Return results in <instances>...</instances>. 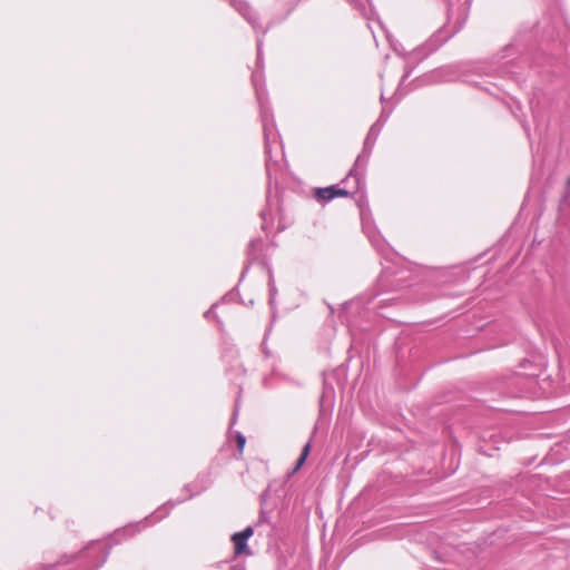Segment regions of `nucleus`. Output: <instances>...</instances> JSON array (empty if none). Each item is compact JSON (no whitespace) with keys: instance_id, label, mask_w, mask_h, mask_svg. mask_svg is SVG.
I'll list each match as a JSON object with an SVG mask.
<instances>
[{"instance_id":"obj_3","label":"nucleus","mask_w":570,"mask_h":570,"mask_svg":"<svg viewBox=\"0 0 570 570\" xmlns=\"http://www.w3.org/2000/svg\"><path fill=\"white\" fill-rule=\"evenodd\" d=\"M110 546L106 547L101 541H91L82 551L77 554H63L58 562L47 564L48 570L55 569L58 564H68L76 559H95L87 570H98L106 561L110 552Z\"/></svg>"},{"instance_id":"obj_11","label":"nucleus","mask_w":570,"mask_h":570,"mask_svg":"<svg viewBox=\"0 0 570 570\" xmlns=\"http://www.w3.org/2000/svg\"><path fill=\"white\" fill-rule=\"evenodd\" d=\"M261 244H262L261 238L252 239L248 244V255L256 257V249L258 246H261Z\"/></svg>"},{"instance_id":"obj_14","label":"nucleus","mask_w":570,"mask_h":570,"mask_svg":"<svg viewBox=\"0 0 570 570\" xmlns=\"http://www.w3.org/2000/svg\"><path fill=\"white\" fill-rule=\"evenodd\" d=\"M276 295V287H275V284L273 281L269 282V296H271V299H274Z\"/></svg>"},{"instance_id":"obj_13","label":"nucleus","mask_w":570,"mask_h":570,"mask_svg":"<svg viewBox=\"0 0 570 570\" xmlns=\"http://www.w3.org/2000/svg\"><path fill=\"white\" fill-rule=\"evenodd\" d=\"M263 522H268V514L265 510H261V513H259V517H258V521H257V524H261Z\"/></svg>"},{"instance_id":"obj_2","label":"nucleus","mask_w":570,"mask_h":570,"mask_svg":"<svg viewBox=\"0 0 570 570\" xmlns=\"http://www.w3.org/2000/svg\"><path fill=\"white\" fill-rule=\"evenodd\" d=\"M384 122H385V119H383L381 116L380 119L371 126V128L364 139L363 149H362L361 154L355 159L353 167L350 169L348 174L342 180V183L347 181L350 178H355L356 184L358 186L363 183V176L365 175L370 156L373 151L376 139L384 126Z\"/></svg>"},{"instance_id":"obj_8","label":"nucleus","mask_w":570,"mask_h":570,"mask_svg":"<svg viewBox=\"0 0 570 570\" xmlns=\"http://www.w3.org/2000/svg\"><path fill=\"white\" fill-rule=\"evenodd\" d=\"M140 531V525L139 523H136V524H128L121 529H118L116 530L112 534H111V539L115 543H119L121 542L124 539H127V538H130L132 535H135L137 532Z\"/></svg>"},{"instance_id":"obj_1","label":"nucleus","mask_w":570,"mask_h":570,"mask_svg":"<svg viewBox=\"0 0 570 570\" xmlns=\"http://www.w3.org/2000/svg\"><path fill=\"white\" fill-rule=\"evenodd\" d=\"M470 3V0H448L446 23L426 41V47L430 51L440 48L463 28L468 19Z\"/></svg>"},{"instance_id":"obj_7","label":"nucleus","mask_w":570,"mask_h":570,"mask_svg":"<svg viewBox=\"0 0 570 570\" xmlns=\"http://www.w3.org/2000/svg\"><path fill=\"white\" fill-rule=\"evenodd\" d=\"M232 6L247 20L255 29H261V22L257 13L252 9L248 2L244 0H232Z\"/></svg>"},{"instance_id":"obj_10","label":"nucleus","mask_w":570,"mask_h":570,"mask_svg":"<svg viewBox=\"0 0 570 570\" xmlns=\"http://www.w3.org/2000/svg\"><path fill=\"white\" fill-rule=\"evenodd\" d=\"M311 446H312V441H307L306 444L303 446L302 449V452L296 461V464L295 466L293 468L291 474H294L296 473L303 465L304 463L306 462L308 455H309V452H311Z\"/></svg>"},{"instance_id":"obj_4","label":"nucleus","mask_w":570,"mask_h":570,"mask_svg":"<svg viewBox=\"0 0 570 570\" xmlns=\"http://www.w3.org/2000/svg\"><path fill=\"white\" fill-rule=\"evenodd\" d=\"M365 189V175L363 176V183L358 186L355 178H350L347 181L331 185L327 187L316 188L314 191V198L322 204H327L337 197L354 196Z\"/></svg>"},{"instance_id":"obj_15","label":"nucleus","mask_w":570,"mask_h":570,"mask_svg":"<svg viewBox=\"0 0 570 570\" xmlns=\"http://www.w3.org/2000/svg\"><path fill=\"white\" fill-rule=\"evenodd\" d=\"M411 72H412V68L406 67L405 68V72H404V75L402 77V81H405V79L410 77Z\"/></svg>"},{"instance_id":"obj_5","label":"nucleus","mask_w":570,"mask_h":570,"mask_svg":"<svg viewBox=\"0 0 570 570\" xmlns=\"http://www.w3.org/2000/svg\"><path fill=\"white\" fill-rule=\"evenodd\" d=\"M261 117L264 131L265 160L267 170H269V163L272 160V145L277 141L278 134L274 127L273 119L268 110L262 108Z\"/></svg>"},{"instance_id":"obj_6","label":"nucleus","mask_w":570,"mask_h":570,"mask_svg":"<svg viewBox=\"0 0 570 570\" xmlns=\"http://www.w3.org/2000/svg\"><path fill=\"white\" fill-rule=\"evenodd\" d=\"M254 529L252 525L246 527L243 531L235 532L232 535V542L234 543V556H252V551L248 548L247 541L253 535Z\"/></svg>"},{"instance_id":"obj_12","label":"nucleus","mask_w":570,"mask_h":570,"mask_svg":"<svg viewBox=\"0 0 570 570\" xmlns=\"http://www.w3.org/2000/svg\"><path fill=\"white\" fill-rule=\"evenodd\" d=\"M237 450L239 453H243L244 446L246 443V438L242 433H237L236 435Z\"/></svg>"},{"instance_id":"obj_16","label":"nucleus","mask_w":570,"mask_h":570,"mask_svg":"<svg viewBox=\"0 0 570 570\" xmlns=\"http://www.w3.org/2000/svg\"><path fill=\"white\" fill-rule=\"evenodd\" d=\"M261 46H262V43L259 41L258 45H257V59L258 60H259V57H261Z\"/></svg>"},{"instance_id":"obj_17","label":"nucleus","mask_w":570,"mask_h":570,"mask_svg":"<svg viewBox=\"0 0 570 570\" xmlns=\"http://www.w3.org/2000/svg\"><path fill=\"white\" fill-rule=\"evenodd\" d=\"M209 314H212V309L206 311L205 316H206V317H209Z\"/></svg>"},{"instance_id":"obj_9","label":"nucleus","mask_w":570,"mask_h":570,"mask_svg":"<svg viewBox=\"0 0 570 570\" xmlns=\"http://www.w3.org/2000/svg\"><path fill=\"white\" fill-rule=\"evenodd\" d=\"M311 446H312V441H307L306 444L303 446L302 449V452L296 461V464L295 466L293 468L291 474H294L296 473L303 465L304 463L306 462L308 455H309V452H311Z\"/></svg>"}]
</instances>
